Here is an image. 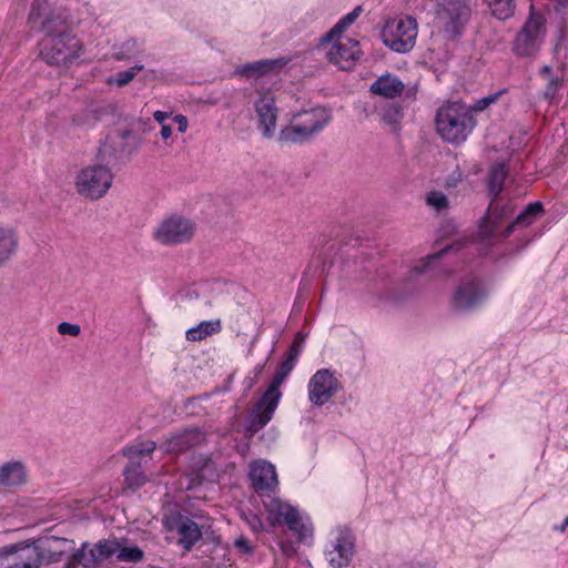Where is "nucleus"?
Segmentation results:
<instances>
[{
    "label": "nucleus",
    "instance_id": "52",
    "mask_svg": "<svg viewBox=\"0 0 568 568\" xmlns=\"http://www.w3.org/2000/svg\"><path fill=\"white\" fill-rule=\"evenodd\" d=\"M172 135V126L166 124V125H161V136L163 140H168L169 138H171Z\"/></svg>",
    "mask_w": 568,
    "mask_h": 568
},
{
    "label": "nucleus",
    "instance_id": "3",
    "mask_svg": "<svg viewBox=\"0 0 568 568\" xmlns=\"http://www.w3.org/2000/svg\"><path fill=\"white\" fill-rule=\"evenodd\" d=\"M295 364L296 361L288 357L281 364L268 388L251 413L247 427L251 433H257L272 419L282 396L280 387L287 375L293 371Z\"/></svg>",
    "mask_w": 568,
    "mask_h": 568
},
{
    "label": "nucleus",
    "instance_id": "4",
    "mask_svg": "<svg viewBox=\"0 0 568 568\" xmlns=\"http://www.w3.org/2000/svg\"><path fill=\"white\" fill-rule=\"evenodd\" d=\"M469 0H440L435 8V20L440 34L454 40L460 37L470 20Z\"/></svg>",
    "mask_w": 568,
    "mask_h": 568
},
{
    "label": "nucleus",
    "instance_id": "14",
    "mask_svg": "<svg viewBox=\"0 0 568 568\" xmlns=\"http://www.w3.org/2000/svg\"><path fill=\"white\" fill-rule=\"evenodd\" d=\"M515 210L510 199L491 196L486 216L483 217L479 226V234L485 240L496 236L499 223L510 216Z\"/></svg>",
    "mask_w": 568,
    "mask_h": 568
},
{
    "label": "nucleus",
    "instance_id": "18",
    "mask_svg": "<svg viewBox=\"0 0 568 568\" xmlns=\"http://www.w3.org/2000/svg\"><path fill=\"white\" fill-rule=\"evenodd\" d=\"M254 109L258 118V126L267 139L274 135L278 109L271 91H261L254 102Z\"/></svg>",
    "mask_w": 568,
    "mask_h": 568
},
{
    "label": "nucleus",
    "instance_id": "41",
    "mask_svg": "<svg viewBox=\"0 0 568 568\" xmlns=\"http://www.w3.org/2000/svg\"><path fill=\"white\" fill-rule=\"evenodd\" d=\"M143 551L139 547H122L119 544V549L116 550V558L120 561L125 562H138L142 559Z\"/></svg>",
    "mask_w": 568,
    "mask_h": 568
},
{
    "label": "nucleus",
    "instance_id": "11",
    "mask_svg": "<svg viewBox=\"0 0 568 568\" xmlns=\"http://www.w3.org/2000/svg\"><path fill=\"white\" fill-rule=\"evenodd\" d=\"M268 520L273 526L286 524L294 531L298 539L305 540L312 536V528L301 517L298 510L280 499H271L266 505Z\"/></svg>",
    "mask_w": 568,
    "mask_h": 568
},
{
    "label": "nucleus",
    "instance_id": "26",
    "mask_svg": "<svg viewBox=\"0 0 568 568\" xmlns=\"http://www.w3.org/2000/svg\"><path fill=\"white\" fill-rule=\"evenodd\" d=\"M286 62L285 59H263L244 64L239 69V72L247 78L262 77L271 72H277Z\"/></svg>",
    "mask_w": 568,
    "mask_h": 568
},
{
    "label": "nucleus",
    "instance_id": "19",
    "mask_svg": "<svg viewBox=\"0 0 568 568\" xmlns=\"http://www.w3.org/2000/svg\"><path fill=\"white\" fill-rule=\"evenodd\" d=\"M487 294L476 280L460 283L455 290L452 305L456 311H469L478 306Z\"/></svg>",
    "mask_w": 568,
    "mask_h": 568
},
{
    "label": "nucleus",
    "instance_id": "9",
    "mask_svg": "<svg viewBox=\"0 0 568 568\" xmlns=\"http://www.w3.org/2000/svg\"><path fill=\"white\" fill-rule=\"evenodd\" d=\"M416 37L417 21L413 17L387 21L382 31L383 42L399 53L410 51L415 45Z\"/></svg>",
    "mask_w": 568,
    "mask_h": 568
},
{
    "label": "nucleus",
    "instance_id": "48",
    "mask_svg": "<svg viewBox=\"0 0 568 568\" xmlns=\"http://www.w3.org/2000/svg\"><path fill=\"white\" fill-rule=\"evenodd\" d=\"M234 546L243 554H250L252 551L248 540L243 537L236 539Z\"/></svg>",
    "mask_w": 568,
    "mask_h": 568
},
{
    "label": "nucleus",
    "instance_id": "50",
    "mask_svg": "<svg viewBox=\"0 0 568 568\" xmlns=\"http://www.w3.org/2000/svg\"><path fill=\"white\" fill-rule=\"evenodd\" d=\"M174 121L179 124V131L181 133H183L187 130V119L184 115H182V114L175 115Z\"/></svg>",
    "mask_w": 568,
    "mask_h": 568
},
{
    "label": "nucleus",
    "instance_id": "21",
    "mask_svg": "<svg viewBox=\"0 0 568 568\" xmlns=\"http://www.w3.org/2000/svg\"><path fill=\"white\" fill-rule=\"evenodd\" d=\"M331 42L332 45L326 53L329 61L342 70H349L359 54L358 42L351 38H337Z\"/></svg>",
    "mask_w": 568,
    "mask_h": 568
},
{
    "label": "nucleus",
    "instance_id": "29",
    "mask_svg": "<svg viewBox=\"0 0 568 568\" xmlns=\"http://www.w3.org/2000/svg\"><path fill=\"white\" fill-rule=\"evenodd\" d=\"M98 561L97 556L92 547L88 544H83L78 550H73L69 557V560L64 564L63 568H77L82 566L89 568L94 566Z\"/></svg>",
    "mask_w": 568,
    "mask_h": 568
},
{
    "label": "nucleus",
    "instance_id": "37",
    "mask_svg": "<svg viewBox=\"0 0 568 568\" xmlns=\"http://www.w3.org/2000/svg\"><path fill=\"white\" fill-rule=\"evenodd\" d=\"M491 9L493 14L499 19L505 20L514 13V0H486Z\"/></svg>",
    "mask_w": 568,
    "mask_h": 568
},
{
    "label": "nucleus",
    "instance_id": "22",
    "mask_svg": "<svg viewBox=\"0 0 568 568\" xmlns=\"http://www.w3.org/2000/svg\"><path fill=\"white\" fill-rule=\"evenodd\" d=\"M250 478L258 491L272 490L277 486L275 467L265 460H256L251 464Z\"/></svg>",
    "mask_w": 568,
    "mask_h": 568
},
{
    "label": "nucleus",
    "instance_id": "38",
    "mask_svg": "<svg viewBox=\"0 0 568 568\" xmlns=\"http://www.w3.org/2000/svg\"><path fill=\"white\" fill-rule=\"evenodd\" d=\"M98 561H103L112 556H116L119 542L114 540H100L92 546Z\"/></svg>",
    "mask_w": 568,
    "mask_h": 568
},
{
    "label": "nucleus",
    "instance_id": "20",
    "mask_svg": "<svg viewBox=\"0 0 568 568\" xmlns=\"http://www.w3.org/2000/svg\"><path fill=\"white\" fill-rule=\"evenodd\" d=\"M39 545L41 568L60 562L64 559L69 560L71 552L74 550L73 540L65 538L50 537L39 541Z\"/></svg>",
    "mask_w": 568,
    "mask_h": 568
},
{
    "label": "nucleus",
    "instance_id": "16",
    "mask_svg": "<svg viewBox=\"0 0 568 568\" xmlns=\"http://www.w3.org/2000/svg\"><path fill=\"white\" fill-rule=\"evenodd\" d=\"M133 138L134 135L130 130H120L112 133L99 148V159L110 163L112 160L130 156L138 148L130 143Z\"/></svg>",
    "mask_w": 568,
    "mask_h": 568
},
{
    "label": "nucleus",
    "instance_id": "2",
    "mask_svg": "<svg viewBox=\"0 0 568 568\" xmlns=\"http://www.w3.org/2000/svg\"><path fill=\"white\" fill-rule=\"evenodd\" d=\"M476 125L473 111L463 103L450 102L440 106L436 115V129L443 140L462 143Z\"/></svg>",
    "mask_w": 568,
    "mask_h": 568
},
{
    "label": "nucleus",
    "instance_id": "53",
    "mask_svg": "<svg viewBox=\"0 0 568 568\" xmlns=\"http://www.w3.org/2000/svg\"><path fill=\"white\" fill-rule=\"evenodd\" d=\"M540 73H541V75H542L545 79H547V80H549V78H550V77H555V75L552 74V70H551V68H550V67H548V65H545V67L541 69V72H540Z\"/></svg>",
    "mask_w": 568,
    "mask_h": 568
},
{
    "label": "nucleus",
    "instance_id": "47",
    "mask_svg": "<svg viewBox=\"0 0 568 568\" xmlns=\"http://www.w3.org/2000/svg\"><path fill=\"white\" fill-rule=\"evenodd\" d=\"M496 95H488L486 98H483L480 100H478L476 103H475V106L474 109L476 111H483L485 110L490 103L495 102L496 101Z\"/></svg>",
    "mask_w": 568,
    "mask_h": 568
},
{
    "label": "nucleus",
    "instance_id": "5",
    "mask_svg": "<svg viewBox=\"0 0 568 568\" xmlns=\"http://www.w3.org/2000/svg\"><path fill=\"white\" fill-rule=\"evenodd\" d=\"M113 182V174L105 164H93L80 170L75 176L77 192L90 200H99L106 194Z\"/></svg>",
    "mask_w": 568,
    "mask_h": 568
},
{
    "label": "nucleus",
    "instance_id": "25",
    "mask_svg": "<svg viewBox=\"0 0 568 568\" xmlns=\"http://www.w3.org/2000/svg\"><path fill=\"white\" fill-rule=\"evenodd\" d=\"M404 83L395 75L387 73L379 77L372 85L371 92L386 99H395L404 92Z\"/></svg>",
    "mask_w": 568,
    "mask_h": 568
},
{
    "label": "nucleus",
    "instance_id": "24",
    "mask_svg": "<svg viewBox=\"0 0 568 568\" xmlns=\"http://www.w3.org/2000/svg\"><path fill=\"white\" fill-rule=\"evenodd\" d=\"M27 467L20 460H10L0 465V486L10 488L26 484Z\"/></svg>",
    "mask_w": 568,
    "mask_h": 568
},
{
    "label": "nucleus",
    "instance_id": "28",
    "mask_svg": "<svg viewBox=\"0 0 568 568\" xmlns=\"http://www.w3.org/2000/svg\"><path fill=\"white\" fill-rule=\"evenodd\" d=\"M176 531L180 537L179 542L186 550H190L194 546V544L202 537V532L197 524L189 518H181L178 521Z\"/></svg>",
    "mask_w": 568,
    "mask_h": 568
},
{
    "label": "nucleus",
    "instance_id": "55",
    "mask_svg": "<svg viewBox=\"0 0 568 568\" xmlns=\"http://www.w3.org/2000/svg\"><path fill=\"white\" fill-rule=\"evenodd\" d=\"M566 526H568V517L565 519L561 530H565Z\"/></svg>",
    "mask_w": 568,
    "mask_h": 568
},
{
    "label": "nucleus",
    "instance_id": "30",
    "mask_svg": "<svg viewBox=\"0 0 568 568\" xmlns=\"http://www.w3.org/2000/svg\"><path fill=\"white\" fill-rule=\"evenodd\" d=\"M221 329V320L203 321L196 326L189 328L185 333V337L190 342H199L207 336L220 333Z\"/></svg>",
    "mask_w": 568,
    "mask_h": 568
},
{
    "label": "nucleus",
    "instance_id": "45",
    "mask_svg": "<svg viewBox=\"0 0 568 568\" xmlns=\"http://www.w3.org/2000/svg\"><path fill=\"white\" fill-rule=\"evenodd\" d=\"M347 24L343 23V19H341L333 28L332 30L326 33L324 41L331 42L335 41L337 38H344L342 33L347 29Z\"/></svg>",
    "mask_w": 568,
    "mask_h": 568
},
{
    "label": "nucleus",
    "instance_id": "12",
    "mask_svg": "<svg viewBox=\"0 0 568 568\" xmlns=\"http://www.w3.org/2000/svg\"><path fill=\"white\" fill-rule=\"evenodd\" d=\"M545 38V20L541 16L531 14L514 42V51L517 55L529 57L536 53Z\"/></svg>",
    "mask_w": 568,
    "mask_h": 568
},
{
    "label": "nucleus",
    "instance_id": "10",
    "mask_svg": "<svg viewBox=\"0 0 568 568\" xmlns=\"http://www.w3.org/2000/svg\"><path fill=\"white\" fill-rule=\"evenodd\" d=\"M355 538L347 528H336L331 531L325 545L324 556L333 568H345L353 560Z\"/></svg>",
    "mask_w": 568,
    "mask_h": 568
},
{
    "label": "nucleus",
    "instance_id": "49",
    "mask_svg": "<svg viewBox=\"0 0 568 568\" xmlns=\"http://www.w3.org/2000/svg\"><path fill=\"white\" fill-rule=\"evenodd\" d=\"M361 8L357 7L355 8L352 12L347 13L345 17H343V23H346L347 27H349L359 16L361 13Z\"/></svg>",
    "mask_w": 568,
    "mask_h": 568
},
{
    "label": "nucleus",
    "instance_id": "34",
    "mask_svg": "<svg viewBox=\"0 0 568 568\" xmlns=\"http://www.w3.org/2000/svg\"><path fill=\"white\" fill-rule=\"evenodd\" d=\"M125 480L129 486L139 488L145 484L146 477L141 470V462L129 460V464L124 468Z\"/></svg>",
    "mask_w": 568,
    "mask_h": 568
},
{
    "label": "nucleus",
    "instance_id": "27",
    "mask_svg": "<svg viewBox=\"0 0 568 568\" xmlns=\"http://www.w3.org/2000/svg\"><path fill=\"white\" fill-rule=\"evenodd\" d=\"M544 212L540 202L530 203L526 209L505 229L503 236L507 237L516 227H527Z\"/></svg>",
    "mask_w": 568,
    "mask_h": 568
},
{
    "label": "nucleus",
    "instance_id": "46",
    "mask_svg": "<svg viewBox=\"0 0 568 568\" xmlns=\"http://www.w3.org/2000/svg\"><path fill=\"white\" fill-rule=\"evenodd\" d=\"M58 333L61 335L78 336L81 332V327L78 324L62 322L57 327Z\"/></svg>",
    "mask_w": 568,
    "mask_h": 568
},
{
    "label": "nucleus",
    "instance_id": "42",
    "mask_svg": "<svg viewBox=\"0 0 568 568\" xmlns=\"http://www.w3.org/2000/svg\"><path fill=\"white\" fill-rule=\"evenodd\" d=\"M426 204L436 211H442L448 207V199L440 191H432L426 195Z\"/></svg>",
    "mask_w": 568,
    "mask_h": 568
},
{
    "label": "nucleus",
    "instance_id": "17",
    "mask_svg": "<svg viewBox=\"0 0 568 568\" xmlns=\"http://www.w3.org/2000/svg\"><path fill=\"white\" fill-rule=\"evenodd\" d=\"M205 440V435L196 427H187L170 434L160 448L165 454L178 455L192 449Z\"/></svg>",
    "mask_w": 568,
    "mask_h": 568
},
{
    "label": "nucleus",
    "instance_id": "54",
    "mask_svg": "<svg viewBox=\"0 0 568 568\" xmlns=\"http://www.w3.org/2000/svg\"><path fill=\"white\" fill-rule=\"evenodd\" d=\"M410 568H434V567L430 565H426V564H416V565H413Z\"/></svg>",
    "mask_w": 568,
    "mask_h": 568
},
{
    "label": "nucleus",
    "instance_id": "44",
    "mask_svg": "<svg viewBox=\"0 0 568 568\" xmlns=\"http://www.w3.org/2000/svg\"><path fill=\"white\" fill-rule=\"evenodd\" d=\"M305 336L302 333H298L291 345L287 357L297 362V358L303 349Z\"/></svg>",
    "mask_w": 568,
    "mask_h": 568
},
{
    "label": "nucleus",
    "instance_id": "36",
    "mask_svg": "<svg viewBox=\"0 0 568 568\" xmlns=\"http://www.w3.org/2000/svg\"><path fill=\"white\" fill-rule=\"evenodd\" d=\"M195 466L200 480L215 481L217 479V468L210 457H200Z\"/></svg>",
    "mask_w": 568,
    "mask_h": 568
},
{
    "label": "nucleus",
    "instance_id": "32",
    "mask_svg": "<svg viewBox=\"0 0 568 568\" xmlns=\"http://www.w3.org/2000/svg\"><path fill=\"white\" fill-rule=\"evenodd\" d=\"M143 51L141 43L134 39H129L114 49L112 57L116 61H129L143 53Z\"/></svg>",
    "mask_w": 568,
    "mask_h": 568
},
{
    "label": "nucleus",
    "instance_id": "31",
    "mask_svg": "<svg viewBox=\"0 0 568 568\" xmlns=\"http://www.w3.org/2000/svg\"><path fill=\"white\" fill-rule=\"evenodd\" d=\"M508 171L504 163H497L491 166L488 175V192L490 196H499L504 190Z\"/></svg>",
    "mask_w": 568,
    "mask_h": 568
},
{
    "label": "nucleus",
    "instance_id": "7",
    "mask_svg": "<svg viewBox=\"0 0 568 568\" xmlns=\"http://www.w3.org/2000/svg\"><path fill=\"white\" fill-rule=\"evenodd\" d=\"M82 45L72 34L43 38L40 43L42 59L52 65H67L80 57Z\"/></svg>",
    "mask_w": 568,
    "mask_h": 568
},
{
    "label": "nucleus",
    "instance_id": "8",
    "mask_svg": "<svg viewBox=\"0 0 568 568\" xmlns=\"http://www.w3.org/2000/svg\"><path fill=\"white\" fill-rule=\"evenodd\" d=\"M195 234V223L182 215L173 214L163 219L153 230L152 237L164 246L190 242Z\"/></svg>",
    "mask_w": 568,
    "mask_h": 568
},
{
    "label": "nucleus",
    "instance_id": "33",
    "mask_svg": "<svg viewBox=\"0 0 568 568\" xmlns=\"http://www.w3.org/2000/svg\"><path fill=\"white\" fill-rule=\"evenodd\" d=\"M155 448L156 443L153 440H148L126 447L123 450V454L129 458V460L141 462L143 457L150 456Z\"/></svg>",
    "mask_w": 568,
    "mask_h": 568
},
{
    "label": "nucleus",
    "instance_id": "39",
    "mask_svg": "<svg viewBox=\"0 0 568 568\" xmlns=\"http://www.w3.org/2000/svg\"><path fill=\"white\" fill-rule=\"evenodd\" d=\"M462 245H463L462 242H457L456 244L447 245L439 252L427 256L425 260L420 261V263L413 268V273L420 274V273L425 272V270L428 267V265L430 264L432 261L437 260L438 257L443 256L445 253H447L452 250H456V251L459 250L462 247Z\"/></svg>",
    "mask_w": 568,
    "mask_h": 568
},
{
    "label": "nucleus",
    "instance_id": "23",
    "mask_svg": "<svg viewBox=\"0 0 568 568\" xmlns=\"http://www.w3.org/2000/svg\"><path fill=\"white\" fill-rule=\"evenodd\" d=\"M19 233L16 227L0 224V267L7 265L19 251Z\"/></svg>",
    "mask_w": 568,
    "mask_h": 568
},
{
    "label": "nucleus",
    "instance_id": "40",
    "mask_svg": "<svg viewBox=\"0 0 568 568\" xmlns=\"http://www.w3.org/2000/svg\"><path fill=\"white\" fill-rule=\"evenodd\" d=\"M403 118L402 109L396 103L387 104L382 112V119L389 125L396 126Z\"/></svg>",
    "mask_w": 568,
    "mask_h": 568
},
{
    "label": "nucleus",
    "instance_id": "6",
    "mask_svg": "<svg viewBox=\"0 0 568 568\" xmlns=\"http://www.w3.org/2000/svg\"><path fill=\"white\" fill-rule=\"evenodd\" d=\"M33 28L39 29L44 37H60L72 33L65 14L61 10L52 9L45 0H36L29 14Z\"/></svg>",
    "mask_w": 568,
    "mask_h": 568
},
{
    "label": "nucleus",
    "instance_id": "15",
    "mask_svg": "<svg viewBox=\"0 0 568 568\" xmlns=\"http://www.w3.org/2000/svg\"><path fill=\"white\" fill-rule=\"evenodd\" d=\"M338 389V381L333 372L323 368L317 371L307 385L308 399L316 406L328 403Z\"/></svg>",
    "mask_w": 568,
    "mask_h": 568
},
{
    "label": "nucleus",
    "instance_id": "35",
    "mask_svg": "<svg viewBox=\"0 0 568 568\" xmlns=\"http://www.w3.org/2000/svg\"><path fill=\"white\" fill-rule=\"evenodd\" d=\"M143 69V64H134L128 70L120 71L116 74L109 77L105 83L108 85H118L120 88L125 87L135 78L136 73Z\"/></svg>",
    "mask_w": 568,
    "mask_h": 568
},
{
    "label": "nucleus",
    "instance_id": "1",
    "mask_svg": "<svg viewBox=\"0 0 568 568\" xmlns=\"http://www.w3.org/2000/svg\"><path fill=\"white\" fill-rule=\"evenodd\" d=\"M332 112L325 106H314L292 115L291 122L280 132V140L302 144L311 141L331 122Z\"/></svg>",
    "mask_w": 568,
    "mask_h": 568
},
{
    "label": "nucleus",
    "instance_id": "43",
    "mask_svg": "<svg viewBox=\"0 0 568 568\" xmlns=\"http://www.w3.org/2000/svg\"><path fill=\"white\" fill-rule=\"evenodd\" d=\"M564 79L556 75L550 77L548 80V83L546 85V89L544 91V97L546 100L552 101L558 92V90L562 87Z\"/></svg>",
    "mask_w": 568,
    "mask_h": 568
},
{
    "label": "nucleus",
    "instance_id": "13",
    "mask_svg": "<svg viewBox=\"0 0 568 568\" xmlns=\"http://www.w3.org/2000/svg\"><path fill=\"white\" fill-rule=\"evenodd\" d=\"M0 568H41L39 542L4 547L0 556Z\"/></svg>",
    "mask_w": 568,
    "mask_h": 568
},
{
    "label": "nucleus",
    "instance_id": "51",
    "mask_svg": "<svg viewBox=\"0 0 568 568\" xmlns=\"http://www.w3.org/2000/svg\"><path fill=\"white\" fill-rule=\"evenodd\" d=\"M169 116H170V114H169V113H166V112H163V111H155V112L153 113V118H154V120H155L159 124H161V125H166L164 122H165V120H166Z\"/></svg>",
    "mask_w": 568,
    "mask_h": 568
}]
</instances>
